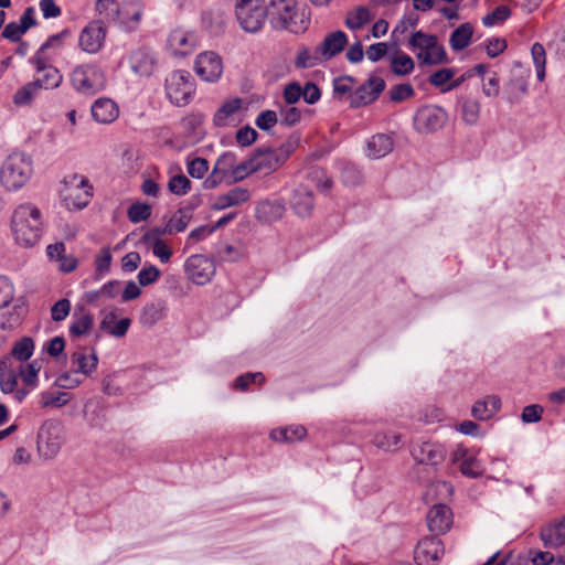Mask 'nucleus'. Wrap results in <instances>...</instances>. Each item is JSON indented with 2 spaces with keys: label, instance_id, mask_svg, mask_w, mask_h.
<instances>
[{
  "label": "nucleus",
  "instance_id": "5fc2aeb1",
  "mask_svg": "<svg viewBox=\"0 0 565 565\" xmlns=\"http://www.w3.org/2000/svg\"><path fill=\"white\" fill-rule=\"evenodd\" d=\"M70 401V396L64 392H43L41 394V405L43 407H62Z\"/></svg>",
  "mask_w": 565,
  "mask_h": 565
},
{
  "label": "nucleus",
  "instance_id": "39448f33",
  "mask_svg": "<svg viewBox=\"0 0 565 565\" xmlns=\"http://www.w3.org/2000/svg\"><path fill=\"white\" fill-rule=\"evenodd\" d=\"M292 151L290 143L274 148H258L249 159L254 173L268 175L279 169L289 158Z\"/></svg>",
  "mask_w": 565,
  "mask_h": 565
},
{
  "label": "nucleus",
  "instance_id": "58836bf2",
  "mask_svg": "<svg viewBox=\"0 0 565 565\" xmlns=\"http://www.w3.org/2000/svg\"><path fill=\"white\" fill-rule=\"evenodd\" d=\"M371 443L379 449L393 451L399 447L401 435L394 431H382L374 435Z\"/></svg>",
  "mask_w": 565,
  "mask_h": 565
},
{
  "label": "nucleus",
  "instance_id": "f704fd0d",
  "mask_svg": "<svg viewBox=\"0 0 565 565\" xmlns=\"http://www.w3.org/2000/svg\"><path fill=\"white\" fill-rule=\"evenodd\" d=\"M475 28L470 22H466L456 28L449 38V45L455 52L462 51L469 46Z\"/></svg>",
  "mask_w": 565,
  "mask_h": 565
},
{
  "label": "nucleus",
  "instance_id": "9d476101",
  "mask_svg": "<svg viewBox=\"0 0 565 565\" xmlns=\"http://www.w3.org/2000/svg\"><path fill=\"white\" fill-rule=\"evenodd\" d=\"M71 83L78 93L90 95L104 88V76L94 65H78L71 74Z\"/></svg>",
  "mask_w": 565,
  "mask_h": 565
},
{
  "label": "nucleus",
  "instance_id": "9b49d317",
  "mask_svg": "<svg viewBox=\"0 0 565 565\" xmlns=\"http://www.w3.org/2000/svg\"><path fill=\"white\" fill-rule=\"evenodd\" d=\"M448 120L445 109L435 105L420 107L414 116V127L419 134H431L441 129Z\"/></svg>",
  "mask_w": 565,
  "mask_h": 565
},
{
  "label": "nucleus",
  "instance_id": "72a5a7b5",
  "mask_svg": "<svg viewBox=\"0 0 565 565\" xmlns=\"http://www.w3.org/2000/svg\"><path fill=\"white\" fill-rule=\"evenodd\" d=\"M373 19V14L370 8L364 6L355 7L349 10L345 14L344 24L351 31H358L364 25L370 23Z\"/></svg>",
  "mask_w": 565,
  "mask_h": 565
},
{
  "label": "nucleus",
  "instance_id": "6e6552de",
  "mask_svg": "<svg viewBox=\"0 0 565 565\" xmlns=\"http://www.w3.org/2000/svg\"><path fill=\"white\" fill-rule=\"evenodd\" d=\"M93 186L86 177L72 174L64 179L63 200L68 210H82L93 195Z\"/></svg>",
  "mask_w": 565,
  "mask_h": 565
},
{
  "label": "nucleus",
  "instance_id": "49530a36",
  "mask_svg": "<svg viewBox=\"0 0 565 565\" xmlns=\"http://www.w3.org/2000/svg\"><path fill=\"white\" fill-rule=\"evenodd\" d=\"M93 316L90 313H82L77 316L75 312L73 321L70 324V333L74 337L84 335L93 326Z\"/></svg>",
  "mask_w": 565,
  "mask_h": 565
},
{
  "label": "nucleus",
  "instance_id": "393cba45",
  "mask_svg": "<svg viewBox=\"0 0 565 565\" xmlns=\"http://www.w3.org/2000/svg\"><path fill=\"white\" fill-rule=\"evenodd\" d=\"M92 116L99 124H111L119 116L117 104L109 98H98L90 107Z\"/></svg>",
  "mask_w": 565,
  "mask_h": 565
},
{
  "label": "nucleus",
  "instance_id": "052dcab7",
  "mask_svg": "<svg viewBox=\"0 0 565 565\" xmlns=\"http://www.w3.org/2000/svg\"><path fill=\"white\" fill-rule=\"evenodd\" d=\"M236 160L237 158L235 153L231 151L224 152L217 158L213 169L227 178L228 173L235 166Z\"/></svg>",
  "mask_w": 565,
  "mask_h": 565
},
{
  "label": "nucleus",
  "instance_id": "ddd939ff",
  "mask_svg": "<svg viewBox=\"0 0 565 565\" xmlns=\"http://www.w3.org/2000/svg\"><path fill=\"white\" fill-rule=\"evenodd\" d=\"M194 70L203 81L216 82L223 73L222 58L213 51L202 52L195 58Z\"/></svg>",
  "mask_w": 565,
  "mask_h": 565
},
{
  "label": "nucleus",
  "instance_id": "4468645a",
  "mask_svg": "<svg viewBox=\"0 0 565 565\" xmlns=\"http://www.w3.org/2000/svg\"><path fill=\"white\" fill-rule=\"evenodd\" d=\"M444 553V544L438 536L424 537L415 547L414 559L418 565H435Z\"/></svg>",
  "mask_w": 565,
  "mask_h": 565
},
{
  "label": "nucleus",
  "instance_id": "c03bdc74",
  "mask_svg": "<svg viewBox=\"0 0 565 565\" xmlns=\"http://www.w3.org/2000/svg\"><path fill=\"white\" fill-rule=\"evenodd\" d=\"M531 55L536 71V77L540 82L545 78L546 52L544 46L536 42L531 47Z\"/></svg>",
  "mask_w": 565,
  "mask_h": 565
},
{
  "label": "nucleus",
  "instance_id": "cd10ccee",
  "mask_svg": "<svg viewBox=\"0 0 565 565\" xmlns=\"http://www.w3.org/2000/svg\"><path fill=\"white\" fill-rule=\"evenodd\" d=\"M529 74L513 75L504 86L507 100L510 104H516L529 92Z\"/></svg>",
  "mask_w": 565,
  "mask_h": 565
},
{
  "label": "nucleus",
  "instance_id": "7ed1b4c3",
  "mask_svg": "<svg viewBox=\"0 0 565 565\" xmlns=\"http://www.w3.org/2000/svg\"><path fill=\"white\" fill-rule=\"evenodd\" d=\"M408 46L423 65L433 66L448 62L445 46L435 34L416 31L409 36Z\"/></svg>",
  "mask_w": 565,
  "mask_h": 565
},
{
  "label": "nucleus",
  "instance_id": "13d9d810",
  "mask_svg": "<svg viewBox=\"0 0 565 565\" xmlns=\"http://www.w3.org/2000/svg\"><path fill=\"white\" fill-rule=\"evenodd\" d=\"M38 87L33 82L25 84L22 88L18 89L13 96V103L19 106L29 105L34 98Z\"/></svg>",
  "mask_w": 565,
  "mask_h": 565
},
{
  "label": "nucleus",
  "instance_id": "4c0bfd02",
  "mask_svg": "<svg viewBox=\"0 0 565 565\" xmlns=\"http://www.w3.org/2000/svg\"><path fill=\"white\" fill-rule=\"evenodd\" d=\"M40 74L42 75L35 77L32 81L38 89H55L62 84L63 76L61 72L53 65Z\"/></svg>",
  "mask_w": 565,
  "mask_h": 565
},
{
  "label": "nucleus",
  "instance_id": "0e129e2a",
  "mask_svg": "<svg viewBox=\"0 0 565 565\" xmlns=\"http://www.w3.org/2000/svg\"><path fill=\"white\" fill-rule=\"evenodd\" d=\"M459 468H460L461 473L469 478H477V477L481 476V473H482L481 463L473 456H469L468 459H465L460 463Z\"/></svg>",
  "mask_w": 565,
  "mask_h": 565
},
{
  "label": "nucleus",
  "instance_id": "bf43d9fd",
  "mask_svg": "<svg viewBox=\"0 0 565 565\" xmlns=\"http://www.w3.org/2000/svg\"><path fill=\"white\" fill-rule=\"evenodd\" d=\"M14 298L13 282L7 276H0V309L7 308Z\"/></svg>",
  "mask_w": 565,
  "mask_h": 565
},
{
  "label": "nucleus",
  "instance_id": "b1692460",
  "mask_svg": "<svg viewBox=\"0 0 565 565\" xmlns=\"http://www.w3.org/2000/svg\"><path fill=\"white\" fill-rule=\"evenodd\" d=\"M290 206L297 215L309 216L315 206L313 193L303 185L297 186L292 191Z\"/></svg>",
  "mask_w": 565,
  "mask_h": 565
},
{
  "label": "nucleus",
  "instance_id": "423d86ee",
  "mask_svg": "<svg viewBox=\"0 0 565 565\" xmlns=\"http://www.w3.org/2000/svg\"><path fill=\"white\" fill-rule=\"evenodd\" d=\"M235 15L239 26L248 33H256L268 18L267 6L263 0H236Z\"/></svg>",
  "mask_w": 565,
  "mask_h": 565
},
{
  "label": "nucleus",
  "instance_id": "a19ab883",
  "mask_svg": "<svg viewBox=\"0 0 565 565\" xmlns=\"http://www.w3.org/2000/svg\"><path fill=\"white\" fill-rule=\"evenodd\" d=\"M17 373L8 366V360L0 361V388L2 393H13L17 386Z\"/></svg>",
  "mask_w": 565,
  "mask_h": 565
},
{
  "label": "nucleus",
  "instance_id": "f257e3e1",
  "mask_svg": "<svg viewBox=\"0 0 565 565\" xmlns=\"http://www.w3.org/2000/svg\"><path fill=\"white\" fill-rule=\"evenodd\" d=\"M44 220L41 210L32 203L18 205L11 216V232L15 243L23 248L35 246L43 235Z\"/></svg>",
  "mask_w": 565,
  "mask_h": 565
},
{
  "label": "nucleus",
  "instance_id": "a211bd4d",
  "mask_svg": "<svg viewBox=\"0 0 565 565\" xmlns=\"http://www.w3.org/2000/svg\"><path fill=\"white\" fill-rule=\"evenodd\" d=\"M446 449L443 445L424 441L412 449V456L418 463L437 466L446 458Z\"/></svg>",
  "mask_w": 565,
  "mask_h": 565
},
{
  "label": "nucleus",
  "instance_id": "8fccbe9b",
  "mask_svg": "<svg viewBox=\"0 0 565 565\" xmlns=\"http://www.w3.org/2000/svg\"><path fill=\"white\" fill-rule=\"evenodd\" d=\"M95 9L99 15L109 22L115 23L118 19L119 4L115 0H97Z\"/></svg>",
  "mask_w": 565,
  "mask_h": 565
},
{
  "label": "nucleus",
  "instance_id": "ea45409f",
  "mask_svg": "<svg viewBox=\"0 0 565 565\" xmlns=\"http://www.w3.org/2000/svg\"><path fill=\"white\" fill-rule=\"evenodd\" d=\"M415 68L413 58L406 53L398 51L394 56L391 57V70L396 75H408Z\"/></svg>",
  "mask_w": 565,
  "mask_h": 565
},
{
  "label": "nucleus",
  "instance_id": "412c9836",
  "mask_svg": "<svg viewBox=\"0 0 565 565\" xmlns=\"http://www.w3.org/2000/svg\"><path fill=\"white\" fill-rule=\"evenodd\" d=\"M348 42V35L343 31L337 30L330 32L317 46L318 54H320V57H322L323 62L330 61L344 50Z\"/></svg>",
  "mask_w": 565,
  "mask_h": 565
},
{
  "label": "nucleus",
  "instance_id": "e2e57ef3",
  "mask_svg": "<svg viewBox=\"0 0 565 565\" xmlns=\"http://www.w3.org/2000/svg\"><path fill=\"white\" fill-rule=\"evenodd\" d=\"M215 255L220 260L235 262L239 258L241 252L235 246L221 242L216 246Z\"/></svg>",
  "mask_w": 565,
  "mask_h": 565
},
{
  "label": "nucleus",
  "instance_id": "c85d7f7f",
  "mask_svg": "<svg viewBox=\"0 0 565 565\" xmlns=\"http://www.w3.org/2000/svg\"><path fill=\"white\" fill-rule=\"evenodd\" d=\"M192 218L191 210L188 207L179 209L167 222L163 228H154L153 233L160 234H174L183 232Z\"/></svg>",
  "mask_w": 565,
  "mask_h": 565
},
{
  "label": "nucleus",
  "instance_id": "c9c22d12",
  "mask_svg": "<svg viewBox=\"0 0 565 565\" xmlns=\"http://www.w3.org/2000/svg\"><path fill=\"white\" fill-rule=\"evenodd\" d=\"M307 435V429L302 425H290L273 429L270 438L278 443H295L302 440Z\"/></svg>",
  "mask_w": 565,
  "mask_h": 565
},
{
  "label": "nucleus",
  "instance_id": "f3484780",
  "mask_svg": "<svg viewBox=\"0 0 565 565\" xmlns=\"http://www.w3.org/2000/svg\"><path fill=\"white\" fill-rule=\"evenodd\" d=\"M167 46L174 56H185L194 51L196 36L191 31L174 29L168 36Z\"/></svg>",
  "mask_w": 565,
  "mask_h": 565
},
{
  "label": "nucleus",
  "instance_id": "774afa93",
  "mask_svg": "<svg viewBox=\"0 0 565 565\" xmlns=\"http://www.w3.org/2000/svg\"><path fill=\"white\" fill-rule=\"evenodd\" d=\"M265 382V375L262 372H255V373H245L243 375H239L235 380V388L245 391L253 383H264Z\"/></svg>",
  "mask_w": 565,
  "mask_h": 565
},
{
  "label": "nucleus",
  "instance_id": "603ef678",
  "mask_svg": "<svg viewBox=\"0 0 565 565\" xmlns=\"http://www.w3.org/2000/svg\"><path fill=\"white\" fill-rule=\"evenodd\" d=\"M105 409L99 404L88 403L85 405V419L92 427H102L105 422Z\"/></svg>",
  "mask_w": 565,
  "mask_h": 565
},
{
  "label": "nucleus",
  "instance_id": "680f3d73",
  "mask_svg": "<svg viewBox=\"0 0 565 565\" xmlns=\"http://www.w3.org/2000/svg\"><path fill=\"white\" fill-rule=\"evenodd\" d=\"M279 120V115L275 111V110H270V109H267V110H263L260 111L256 119H255V125L260 129V130H269L271 129Z\"/></svg>",
  "mask_w": 565,
  "mask_h": 565
},
{
  "label": "nucleus",
  "instance_id": "09e8293b",
  "mask_svg": "<svg viewBox=\"0 0 565 565\" xmlns=\"http://www.w3.org/2000/svg\"><path fill=\"white\" fill-rule=\"evenodd\" d=\"M511 9L508 6H498L493 11L482 18V23L488 28L501 24L511 17Z\"/></svg>",
  "mask_w": 565,
  "mask_h": 565
},
{
  "label": "nucleus",
  "instance_id": "338daca9",
  "mask_svg": "<svg viewBox=\"0 0 565 565\" xmlns=\"http://www.w3.org/2000/svg\"><path fill=\"white\" fill-rule=\"evenodd\" d=\"M341 180L344 184L354 186L361 183L362 174L355 166L348 163L342 168Z\"/></svg>",
  "mask_w": 565,
  "mask_h": 565
},
{
  "label": "nucleus",
  "instance_id": "20e7f679",
  "mask_svg": "<svg viewBox=\"0 0 565 565\" xmlns=\"http://www.w3.org/2000/svg\"><path fill=\"white\" fill-rule=\"evenodd\" d=\"M33 173L32 161L23 153H12L0 168V182L8 191L23 188Z\"/></svg>",
  "mask_w": 565,
  "mask_h": 565
},
{
  "label": "nucleus",
  "instance_id": "a878e982",
  "mask_svg": "<svg viewBox=\"0 0 565 565\" xmlns=\"http://www.w3.org/2000/svg\"><path fill=\"white\" fill-rule=\"evenodd\" d=\"M393 138L385 134H376L366 141L365 154L370 159H381L392 152Z\"/></svg>",
  "mask_w": 565,
  "mask_h": 565
},
{
  "label": "nucleus",
  "instance_id": "c756f323",
  "mask_svg": "<svg viewBox=\"0 0 565 565\" xmlns=\"http://www.w3.org/2000/svg\"><path fill=\"white\" fill-rule=\"evenodd\" d=\"M541 540L545 547L556 548L565 543V521H555L541 531Z\"/></svg>",
  "mask_w": 565,
  "mask_h": 565
},
{
  "label": "nucleus",
  "instance_id": "6e6d98bb",
  "mask_svg": "<svg viewBox=\"0 0 565 565\" xmlns=\"http://www.w3.org/2000/svg\"><path fill=\"white\" fill-rule=\"evenodd\" d=\"M164 317V308L160 305H147L141 315V322L147 326H153Z\"/></svg>",
  "mask_w": 565,
  "mask_h": 565
},
{
  "label": "nucleus",
  "instance_id": "4be33fe9",
  "mask_svg": "<svg viewBox=\"0 0 565 565\" xmlns=\"http://www.w3.org/2000/svg\"><path fill=\"white\" fill-rule=\"evenodd\" d=\"M129 65L131 71L140 76H150L157 66L154 54L147 49H138L131 52L129 56Z\"/></svg>",
  "mask_w": 565,
  "mask_h": 565
},
{
  "label": "nucleus",
  "instance_id": "79ce46f5",
  "mask_svg": "<svg viewBox=\"0 0 565 565\" xmlns=\"http://www.w3.org/2000/svg\"><path fill=\"white\" fill-rule=\"evenodd\" d=\"M481 105L477 99L466 98L461 103V119L469 126L478 122Z\"/></svg>",
  "mask_w": 565,
  "mask_h": 565
},
{
  "label": "nucleus",
  "instance_id": "473e14b6",
  "mask_svg": "<svg viewBox=\"0 0 565 565\" xmlns=\"http://www.w3.org/2000/svg\"><path fill=\"white\" fill-rule=\"evenodd\" d=\"M72 363L77 365L76 372L89 376L96 370L98 364V356L94 349L90 350V353H86L84 350L76 351L72 354Z\"/></svg>",
  "mask_w": 565,
  "mask_h": 565
},
{
  "label": "nucleus",
  "instance_id": "dca6fc26",
  "mask_svg": "<svg viewBox=\"0 0 565 565\" xmlns=\"http://www.w3.org/2000/svg\"><path fill=\"white\" fill-rule=\"evenodd\" d=\"M143 14V3L141 0H124L119 6L117 24L126 31L136 30Z\"/></svg>",
  "mask_w": 565,
  "mask_h": 565
},
{
  "label": "nucleus",
  "instance_id": "bb28decb",
  "mask_svg": "<svg viewBox=\"0 0 565 565\" xmlns=\"http://www.w3.org/2000/svg\"><path fill=\"white\" fill-rule=\"evenodd\" d=\"M131 326L130 318H122L117 320V315L115 311H109L104 315L99 322V330L108 333L115 338H122L126 335L128 329Z\"/></svg>",
  "mask_w": 565,
  "mask_h": 565
},
{
  "label": "nucleus",
  "instance_id": "6ab92c4d",
  "mask_svg": "<svg viewBox=\"0 0 565 565\" xmlns=\"http://www.w3.org/2000/svg\"><path fill=\"white\" fill-rule=\"evenodd\" d=\"M385 82L381 77H371L367 82L361 85L351 97V105L353 107H361L373 103L379 95L384 90Z\"/></svg>",
  "mask_w": 565,
  "mask_h": 565
},
{
  "label": "nucleus",
  "instance_id": "7c9ffc66",
  "mask_svg": "<svg viewBox=\"0 0 565 565\" xmlns=\"http://www.w3.org/2000/svg\"><path fill=\"white\" fill-rule=\"evenodd\" d=\"M501 407V401L498 396L490 395L484 399L477 401L472 408L471 415L479 420L491 418Z\"/></svg>",
  "mask_w": 565,
  "mask_h": 565
},
{
  "label": "nucleus",
  "instance_id": "2f4dec72",
  "mask_svg": "<svg viewBox=\"0 0 565 565\" xmlns=\"http://www.w3.org/2000/svg\"><path fill=\"white\" fill-rule=\"evenodd\" d=\"M120 291H121L120 281L119 280H109L108 282L104 284L97 290L86 291L84 295V300L88 305H95L102 298L103 299L116 298L120 294Z\"/></svg>",
  "mask_w": 565,
  "mask_h": 565
},
{
  "label": "nucleus",
  "instance_id": "5701e85b",
  "mask_svg": "<svg viewBox=\"0 0 565 565\" xmlns=\"http://www.w3.org/2000/svg\"><path fill=\"white\" fill-rule=\"evenodd\" d=\"M250 199V192L247 188L236 186L227 191L226 193L220 194L215 198L211 207L214 211H222L227 207L238 206Z\"/></svg>",
  "mask_w": 565,
  "mask_h": 565
},
{
  "label": "nucleus",
  "instance_id": "3c124183",
  "mask_svg": "<svg viewBox=\"0 0 565 565\" xmlns=\"http://www.w3.org/2000/svg\"><path fill=\"white\" fill-rule=\"evenodd\" d=\"M253 168L249 162V159L242 161L241 163H235L233 169L227 175L226 183H236L245 180L248 175L253 174Z\"/></svg>",
  "mask_w": 565,
  "mask_h": 565
},
{
  "label": "nucleus",
  "instance_id": "aec40b11",
  "mask_svg": "<svg viewBox=\"0 0 565 565\" xmlns=\"http://www.w3.org/2000/svg\"><path fill=\"white\" fill-rule=\"evenodd\" d=\"M427 525L437 535L446 533L452 525V512L446 504L433 505L427 513Z\"/></svg>",
  "mask_w": 565,
  "mask_h": 565
},
{
  "label": "nucleus",
  "instance_id": "1a4fd4ad",
  "mask_svg": "<svg viewBox=\"0 0 565 565\" xmlns=\"http://www.w3.org/2000/svg\"><path fill=\"white\" fill-rule=\"evenodd\" d=\"M194 93L192 76L188 71L178 70L166 78V95L175 106H185Z\"/></svg>",
  "mask_w": 565,
  "mask_h": 565
},
{
  "label": "nucleus",
  "instance_id": "de8ad7c7",
  "mask_svg": "<svg viewBox=\"0 0 565 565\" xmlns=\"http://www.w3.org/2000/svg\"><path fill=\"white\" fill-rule=\"evenodd\" d=\"M279 122L282 126L291 127L301 119V110L294 105H279Z\"/></svg>",
  "mask_w": 565,
  "mask_h": 565
},
{
  "label": "nucleus",
  "instance_id": "f8f14e48",
  "mask_svg": "<svg viewBox=\"0 0 565 565\" xmlns=\"http://www.w3.org/2000/svg\"><path fill=\"white\" fill-rule=\"evenodd\" d=\"M188 277L196 285H205L215 274L213 260L203 255H192L184 264Z\"/></svg>",
  "mask_w": 565,
  "mask_h": 565
},
{
  "label": "nucleus",
  "instance_id": "e433bc0d",
  "mask_svg": "<svg viewBox=\"0 0 565 565\" xmlns=\"http://www.w3.org/2000/svg\"><path fill=\"white\" fill-rule=\"evenodd\" d=\"M242 106L241 98H234L225 102L214 114L213 122L216 127H225L230 124L232 117Z\"/></svg>",
  "mask_w": 565,
  "mask_h": 565
},
{
  "label": "nucleus",
  "instance_id": "f03ea898",
  "mask_svg": "<svg viewBox=\"0 0 565 565\" xmlns=\"http://www.w3.org/2000/svg\"><path fill=\"white\" fill-rule=\"evenodd\" d=\"M267 13L271 28L277 31L299 34L310 24L309 13L300 9L296 0H270Z\"/></svg>",
  "mask_w": 565,
  "mask_h": 565
},
{
  "label": "nucleus",
  "instance_id": "0eeeda50",
  "mask_svg": "<svg viewBox=\"0 0 565 565\" xmlns=\"http://www.w3.org/2000/svg\"><path fill=\"white\" fill-rule=\"evenodd\" d=\"M65 440L64 427L55 419L45 420L38 434V451L44 459L55 458Z\"/></svg>",
  "mask_w": 565,
  "mask_h": 565
},
{
  "label": "nucleus",
  "instance_id": "864d4df0",
  "mask_svg": "<svg viewBox=\"0 0 565 565\" xmlns=\"http://www.w3.org/2000/svg\"><path fill=\"white\" fill-rule=\"evenodd\" d=\"M128 218L131 223H140L146 221L151 215V206L147 203H134L129 206L127 211Z\"/></svg>",
  "mask_w": 565,
  "mask_h": 565
},
{
  "label": "nucleus",
  "instance_id": "37998d69",
  "mask_svg": "<svg viewBox=\"0 0 565 565\" xmlns=\"http://www.w3.org/2000/svg\"><path fill=\"white\" fill-rule=\"evenodd\" d=\"M323 63L322 57L318 54L317 47L313 52H310L307 47H301L295 58V66L297 68H311Z\"/></svg>",
  "mask_w": 565,
  "mask_h": 565
},
{
  "label": "nucleus",
  "instance_id": "69168bd1",
  "mask_svg": "<svg viewBox=\"0 0 565 565\" xmlns=\"http://www.w3.org/2000/svg\"><path fill=\"white\" fill-rule=\"evenodd\" d=\"M482 93L487 97H497L500 93V78L495 72L482 78Z\"/></svg>",
  "mask_w": 565,
  "mask_h": 565
},
{
  "label": "nucleus",
  "instance_id": "4d7b16f0",
  "mask_svg": "<svg viewBox=\"0 0 565 565\" xmlns=\"http://www.w3.org/2000/svg\"><path fill=\"white\" fill-rule=\"evenodd\" d=\"M168 189L171 193L182 196L191 190V181L184 174H177L170 178Z\"/></svg>",
  "mask_w": 565,
  "mask_h": 565
},
{
  "label": "nucleus",
  "instance_id": "2eb2a0df",
  "mask_svg": "<svg viewBox=\"0 0 565 565\" xmlns=\"http://www.w3.org/2000/svg\"><path fill=\"white\" fill-rule=\"evenodd\" d=\"M106 38V28L100 22H92L86 25L78 39L81 49L89 54L99 52Z\"/></svg>",
  "mask_w": 565,
  "mask_h": 565
},
{
  "label": "nucleus",
  "instance_id": "a18cd8bd",
  "mask_svg": "<svg viewBox=\"0 0 565 565\" xmlns=\"http://www.w3.org/2000/svg\"><path fill=\"white\" fill-rule=\"evenodd\" d=\"M34 351V341L30 337H24L21 340L17 341L11 349V356L17 359L18 361H26L29 360Z\"/></svg>",
  "mask_w": 565,
  "mask_h": 565
}]
</instances>
